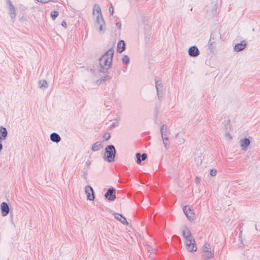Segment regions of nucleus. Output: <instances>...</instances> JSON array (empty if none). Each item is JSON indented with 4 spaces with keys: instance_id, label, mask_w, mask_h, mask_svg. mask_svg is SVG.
I'll list each match as a JSON object with an SVG mask.
<instances>
[{
    "instance_id": "obj_1",
    "label": "nucleus",
    "mask_w": 260,
    "mask_h": 260,
    "mask_svg": "<svg viewBox=\"0 0 260 260\" xmlns=\"http://www.w3.org/2000/svg\"><path fill=\"white\" fill-rule=\"evenodd\" d=\"M114 52V49L111 48L99 58L100 72L108 73V70L112 65Z\"/></svg>"
},
{
    "instance_id": "obj_2",
    "label": "nucleus",
    "mask_w": 260,
    "mask_h": 260,
    "mask_svg": "<svg viewBox=\"0 0 260 260\" xmlns=\"http://www.w3.org/2000/svg\"><path fill=\"white\" fill-rule=\"evenodd\" d=\"M116 153V150L115 147L113 145H109L105 149L103 157L107 161L112 162L115 160Z\"/></svg>"
},
{
    "instance_id": "obj_3",
    "label": "nucleus",
    "mask_w": 260,
    "mask_h": 260,
    "mask_svg": "<svg viewBox=\"0 0 260 260\" xmlns=\"http://www.w3.org/2000/svg\"><path fill=\"white\" fill-rule=\"evenodd\" d=\"M203 252V257L205 260L210 259L214 257V250L212 249L210 245L206 244L202 248Z\"/></svg>"
},
{
    "instance_id": "obj_4",
    "label": "nucleus",
    "mask_w": 260,
    "mask_h": 260,
    "mask_svg": "<svg viewBox=\"0 0 260 260\" xmlns=\"http://www.w3.org/2000/svg\"><path fill=\"white\" fill-rule=\"evenodd\" d=\"M94 26L97 29H98L100 32L104 33L106 27L103 17H96Z\"/></svg>"
},
{
    "instance_id": "obj_5",
    "label": "nucleus",
    "mask_w": 260,
    "mask_h": 260,
    "mask_svg": "<svg viewBox=\"0 0 260 260\" xmlns=\"http://www.w3.org/2000/svg\"><path fill=\"white\" fill-rule=\"evenodd\" d=\"M183 212L187 218L190 220H193L194 214L189 206H185L183 208Z\"/></svg>"
},
{
    "instance_id": "obj_6",
    "label": "nucleus",
    "mask_w": 260,
    "mask_h": 260,
    "mask_svg": "<svg viewBox=\"0 0 260 260\" xmlns=\"http://www.w3.org/2000/svg\"><path fill=\"white\" fill-rule=\"evenodd\" d=\"M115 190L113 187L109 188L107 191L105 193L104 196L106 199L110 201H113L116 199L115 194Z\"/></svg>"
},
{
    "instance_id": "obj_7",
    "label": "nucleus",
    "mask_w": 260,
    "mask_h": 260,
    "mask_svg": "<svg viewBox=\"0 0 260 260\" xmlns=\"http://www.w3.org/2000/svg\"><path fill=\"white\" fill-rule=\"evenodd\" d=\"M85 192L87 194V199L90 201H93L95 199L94 191L90 185H87L85 188Z\"/></svg>"
},
{
    "instance_id": "obj_8",
    "label": "nucleus",
    "mask_w": 260,
    "mask_h": 260,
    "mask_svg": "<svg viewBox=\"0 0 260 260\" xmlns=\"http://www.w3.org/2000/svg\"><path fill=\"white\" fill-rule=\"evenodd\" d=\"M182 236L185 239V242H190L191 241H192L193 240H194L193 238V237L191 235V232L189 231V230L185 228V230H182Z\"/></svg>"
},
{
    "instance_id": "obj_9",
    "label": "nucleus",
    "mask_w": 260,
    "mask_h": 260,
    "mask_svg": "<svg viewBox=\"0 0 260 260\" xmlns=\"http://www.w3.org/2000/svg\"><path fill=\"white\" fill-rule=\"evenodd\" d=\"M188 53L190 56L195 57L200 54V51L197 46H192L189 48Z\"/></svg>"
},
{
    "instance_id": "obj_10",
    "label": "nucleus",
    "mask_w": 260,
    "mask_h": 260,
    "mask_svg": "<svg viewBox=\"0 0 260 260\" xmlns=\"http://www.w3.org/2000/svg\"><path fill=\"white\" fill-rule=\"evenodd\" d=\"M2 215L3 216H7L10 211V208L8 204L6 202H3L1 205Z\"/></svg>"
},
{
    "instance_id": "obj_11",
    "label": "nucleus",
    "mask_w": 260,
    "mask_h": 260,
    "mask_svg": "<svg viewBox=\"0 0 260 260\" xmlns=\"http://www.w3.org/2000/svg\"><path fill=\"white\" fill-rule=\"evenodd\" d=\"M240 146L242 150L246 151L248 147L250 144V141L248 138H244L240 140Z\"/></svg>"
},
{
    "instance_id": "obj_12",
    "label": "nucleus",
    "mask_w": 260,
    "mask_h": 260,
    "mask_svg": "<svg viewBox=\"0 0 260 260\" xmlns=\"http://www.w3.org/2000/svg\"><path fill=\"white\" fill-rule=\"evenodd\" d=\"M186 246L187 248V249L190 251H196L197 248L196 245V242L194 240H193L192 241H191L190 242H185Z\"/></svg>"
},
{
    "instance_id": "obj_13",
    "label": "nucleus",
    "mask_w": 260,
    "mask_h": 260,
    "mask_svg": "<svg viewBox=\"0 0 260 260\" xmlns=\"http://www.w3.org/2000/svg\"><path fill=\"white\" fill-rule=\"evenodd\" d=\"M155 83L157 93H158V92H161L163 88V84L161 79H157V77H155Z\"/></svg>"
},
{
    "instance_id": "obj_14",
    "label": "nucleus",
    "mask_w": 260,
    "mask_h": 260,
    "mask_svg": "<svg viewBox=\"0 0 260 260\" xmlns=\"http://www.w3.org/2000/svg\"><path fill=\"white\" fill-rule=\"evenodd\" d=\"M246 44L245 41H241L240 43L236 44L234 46V50L237 52L243 50L246 47Z\"/></svg>"
},
{
    "instance_id": "obj_15",
    "label": "nucleus",
    "mask_w": 260,
    "mask_h": 260,
    "mask_svg": "<svg viewBox=\"0 0 260 260\" xmlns=\"http://www.w3.org/2000/svg\"><path fill=\"white\" fill-rule=\"evenodd\" d=\"M160 131L162 138L165 137H168L170 132L168 131L167 126L165 124L161 125L160 127Z\"/></svg>"
},
{
    "instance_id": "obj_16",
    "label": "nucleus",
    "mask_w": 260,
    "mask_h": 260,
    "mask_svg": "<svg viewBox=\"0 0 260 260\" xmlns=\"http://www.w3.org/2000/svg\"><path fill=\"white\" fill-rule=\"evenodd\" d=\"M93 15L95 16H102L101 10L100 6L97 4H95L93 7Z\"/></svg>"
},
{
    "instance_id": "obj_17",
    "label": "nucleus",
    "mask_w": 260,
    "mask_h": 260,
    "mask_svg": "<svg viewBox=\"0 0 260 260\" xmlns=\"http://www.w3.org/2000/svg\"><path fill=\"white\" fill-rule=\"evenodd\" d=\"M218 34L216 32H213L211 34L210 38L209 41V47H211L214 45L215 42L214 40L216 39L217 37H218Z\"/></svg>"
},
{
    "instance_id": "obj_18",
    "label": "nucleus",
    "mask_w": 260,
    "mask_h": 260,
    "mask_svg": "<svg viewBox=\"0 0 260 260\" xmlns=\"http://www.w3.org/2000/svg\"><path fill=\"white\" fill-rule=\"evenodd\" d=\"M50 140L53 142L58 143L60 141L61 138L58 134L53 133L50 135Z\"/></svg>"
},
{
    "instance_id": "obj_19",
    "label": "nucleus",
    "mask_w": 260,
    "mask_h": 260,
    "mask_svg": "<svg viewBox=\"0 0 260 260\" xmlns=\"http://www.w3.org/2000/svg\"><path fill=\"white\" fill-rule=\"evenodd\" d=\"M114 217L122 223L128 224V222H127L126 218L122 214L116 213L115 214Z\"/></svg>"
},
{
    "instance_id": "obj_20",
    "label": "nucleus",
    "mask_w": 260,
    "mask_h": 260,
    "mask_svg": "<svg viewBox=\"0 0 260 260\" xmlns=\"http://www.w3.org/2000/svg\"><path fill=\"white\" fill-rule=\"evenodd\" d=\"M125 49V44L123 40H120L118 42L117 45V50L119 53H121Z\"/></svg>"
},
{
    "instance_id": "obj_21",
    "label": "nucleus",
    "mask_w": 260,
    "mask_h": 260,
    "mask_svg": "<svg viewBox=\"0 0 260 260\" xmlns=\"http://www.w3.org/2000/svg\"><path fill=\"white\" fill-rule=\"evenodd\" d=\"M102 147V143L98 141L95 143L92 146L91 149L93 151H96L100 150Z\"/></svg>"
},
{
    "instance_id": "obj_22",
    "label": "nucleus",
    "mask_w": 260,
    "mask_h": 260,
    "mask_svg": "<svg viewBox=\"0 0 260 260\" xmlns=\"http://www.w3.org/2000/svg\"><path fill=\"white\" fill-rule=\"evenodd\" d=\"M0 133L1 134V137H2L4 140H5L8 135V132L7 129L2 126H0Z\"/></svg>"
},
{
    "instance_id": "obj_23",
    "label": "nucleus",
    "mask_w": 260,
    "mask_h": 260,
    "mask_svg": "<svg viewBox=\"0 0 260 260\" xmlns=\"http://www.w3.org/2000/svg\"><path fill=\"white\" fill-rule=\"evenodd\" d=\"M176 139L178 140L177 143L178 144H183L185 142V139L181 137V136L179 134L177 133L175 135Z\"/></svg>"
},
{
    "instance_id": "obj_24",
    "label": "nucleus",
    "mask_w": 260,
    "mask_h": 260,
    "mask_svg": "<svg viewBox=\"0 0 260 260\" xmlns=\"http://www.w3.org/2000/svg\"><path fill=\"white\" fill-rule=\"evenodd\" d=\"M111 78V77L108 75L106 74L104 77H103L101 79L97 81V83L98 84H100L103 82H105L107 80H109Z\"/></svg>"
},
{
    "instance_id": "obj_25",
    "label": "nucleus",
    "mask_w": 260,
    "mask_h": 260,
    "mask_svg": "<svg viewBox=\"0 0 260 260\" xmlns=\"http://www.w3.org/2000/svg\"><path fill=\"white\" fill-rule=\"evenodd\" d=\"M39 86L40 88H46L48 86V83L45 80H40L39 81Z\"/></svg>"
},
{
    "instance_id": "obj_26",
    "label": "nucleus",
    "mask_w": 260,
    "mask_h": 260,
    "mask_svg": "<svg viewBox=\"0 0 260 260\" xmlns=\"http://www.w3.org/2000/svg\"><path fill=\"white\" fill-rule=\"evenodd\" d=\"M163 144L164 145V146L166 148V149H168L169 148V146L170 145V142L168 139V137H165L164 138H162Z\"/></svg>"
},
{
    "instance_id": "obj_27",
    "label": "nucleus",
    "mask_w": 260,
    "mask_h": 260,
    "mask_svg": "<svg viewBox=\"0 0 260 260\" xmlns=\"http://www.w3.org/2000/svg\"><path fill=\"white\" fill-rule=\"evenodd\" d=\"M122 63L127 64L129 62V59L127 55H124L122 58Z\"/></svg>"
},
{
    "instance_id": "obj_28",
    "label": "nucleus",
    "mask_w": 260,
    "mask_h": 260,
    "mask_svg": "<svg viewBox=\"0 0 260 260\" xmlns=\"http://www.w3.org/2000/svg\"><path fill=\"white\" fill-rule=\"evenodd\" d=\"M136 156L137 157V162L138 164H140L141 163L142 160L141 157V153H137L136 154Z\"/></svg>"
},
{
    "instance_id": "obj_29",
    "label": "nucleus",
    "mask_w": 260,
    "mask_h": 260,
    "mask_svg": "<svg viewBox=\"0 0 260 260\" xmlns=\"http://www.w3.org/2000/svg\"><path fill=\"white\" fill-rule=\"evenodd\" d=\"M110 137H111L110 134L109 133H106L104 135L103 139L105 141H107L110 139Z\"/></svg>"
},
{
    "instance_id": "obj_30",
    "label": "nucleus",
    "mask_w": 260,
    "mask_h": 260,
    "mask_svg": "<svg viewBox=\"0 0 260 260\" xmlns=\"http://www.w3.org/2000/svg\"><path fill=\"white\" fill-rule=\"evenodd\" d=\"M9 8H10V10L11 12V13L12 14H14L15 8H14V6L10 2L9 3Z\"/></svg>"
},
{
    "instance_id": "obj_31",
    "label": "nucleus",
    "mask_w": 260,
    "mask_h": 260,
    "mask_svg": "<svg viewBox=\"0 0 260 260\" xmlns=\"http://www.w3.org/2000/svg\"><path fill=\"white\" fill-rule=\"evenodd\" d=\"M216 173H217L216 170L213 169L210 170V174L212 176H215L216 175Z\"/></svg>"
},
{
    "instance_id": "obj_32",
    "label": "nucleus",
    "mask_w": 260,
    "mask_h": 260,
    "mask_svg": "<svg viewBox=\"0 0 260 260\" xmlns=\"http://www.w3.org/2000/svg\"><path fill=\"white\" fill-rule=\"evenodd\" d=\"M158 113H159L158 108V107H156L155 108V111H154V115H155V119H157V116L158 115Z\"/></svg>"
},
{
    "instance_id": "obj_33",
    "label": "nucleus",
    "mask_w": 260,
    "mask_h": 260,
    "mask_svg": "<svg viewBox=\"0 0 260 260\" xmlns=\"http://www.w3.org/2000/svg\"><path fill=\"white\" fill-rule=\"evenodd\" d=\"M58 12L56 11H53L50 13V16H58Z\"/></svg>"
},
{
    "instance_id": "obj_34",
    "label": "nucleus",
    "mask_w": 260,
    "mask_h": 260,
    "mask_svg": "<svg viewBox=\"0 0 260 260\" xmlns=\"http://www.w3.org/2000/svg\"><path fill=\"white\" fill-rule=\"evenodd\" d=\"M109 13H110V14L111 15H113V14L114 8H113L112 4L110 5V6L109 9Z\"/></svg>"
},
{
    "instance_id": "obj_35",
    "label": "nucleus",
    "mask_w": 260,
    "mask_h": 260,
    "mask_svg": "<svg viewBox=\"0 0 260 260\" xmlns=\"http://www.w3.org/2000/svg\"><path fill=\"white\" fill-rule=\"evenodd\" d=\"M141 157L142 161L144 160L147 158V155L146 153H143L142 154H141Z\"/></svg>"
},
{
    "instance_id": "obj_36",
    "label": "nucleus",
    "mask_w": 260,
    "mask_h": 260,
    "mask_svg": "<svg viewBox=\"0 0 260 260\" xmlns=\"http://www.w3.org/2000/svg\"><path fill=\"white\" fill-rule=\"evenodd\" d=\"M116 26L117 27V28L120 30L121 28V23L120 22H117L115 23Z\"/></svg>"
},
{
    "instance_id": "obj_37",
    "label": "nucleus",
    "mask_w": 260,
    "mask_h": 260,
    "mask_svg": "<svg viewBox=\"0 0 260 260\" xmlns=\"http://www.w3.org/2000/svg\"><path fill=\"white\" fill-rule=\"evenodd\" d=\"M225 137L230 140H231L232 139L231 135L229 132L226 133Z\"/></svg>"
},
{
    "instance_id": "obj_38",
    "label": "nucleus",
    "mask_w": 260,
    "mask_h": 260,
    "mask_svg": "<svg viewBox=\"0 0 260 260\" xmlns=\"http://www.w3.org/2000/svg\"><path fill=\"white\" fill-rule=\"evenodd\" d=\"M61 25L64 28H66L67 27V23H66V22L65 21H63L62 22H61Z\"/></svg>"
},
{
    "instance_id": "obj_39",
    "label": "nucleus",
    "mask_w": 260,
    "mask_h": 260,
    "mask_svg": "<svg viewBox=\"0 0 260 260\" xmlns=\"http://www.w3.org/2000/svg\"><path fill=\"white\" fill-rule=\"evenodd\" d=\"M200 180H200V178H199L198 177H196V179H195V181H196V183L197 184L199 183H200Z\"/></svg>"
},
{
    "instance_id": "obj_40",
    "label": "nucleus",
    "mask_w": 260,
    "mask_h": 260,
    "mask_svg": "<svg viewBox=\"0 0 260 260\" xmlns=\"http://www.w3.org/2000/svg\"><path fill=\"white\" fill-rule=\"evenodd\" d=\"M91 165V161L89 160H88L85 164V165L86 167H89Z\"/></svg>"
},
{
    "instance_id": "obj_41",
    "label": "nucleus",
    "mask_w": 260,
    "mask_h": 260,
    "mask_svg": "<svg viewBox=\"0 0 260 260\" xmlns=\"http://www.w3.org/2000/svg\"><path fill=\"white\" fill-rule=\"evenodd\" d=\"M38 1H40V2L42 3H45L49 1H50L51 0H37Z\"/></svg>"
},
{
    "instance_id": "obj_42",
    "label": "nucleus",
    "mask_w": 260,
    "mask_h": 260,
    "mask_svg": "<svg viewBox=\"0 0 260 260\" xmlns=\"http://www.w3.org/2000/svg\"><path fill=\"white\" fill-rule=\"evenodd\" d=\"M157 96H158V99L159 100H161V99H162V96L160 94L159 92H158V93H157Z\"/></svg>"
},
{
    "instance_id": "obj_43",
    "label": "nucleus",
    "mask_w": 260,
    "mask_h": 260,
    "mask_svg": "<svg viewBox=\"0 0 260 260\" xmlns=\"http://www.w3.org/2000/svg\"><path fill=\"white\" fill-rule=\"evenodd\" d=\"M116 125H117V123H115V122H114V123H113L111 125L110 127H111V128H112V127H115V126H116Z\"/></svg>"
},
{
    "instance_id": "obj_44",
    "label": "nucleus",
    "mask_w": 260,
    "mask_h": 260,
    "mask_svg": "<svg viewBox=\"0 0 260 260\" xmlns=\"http://www.w3.org/2000/svg\"><path fill=\"white\" fill-rule=\"evenodd\" d=\"M87 171L84 174L83 177L86 179L87 178Z\"/></svg>"
},
{
    "instance_id": "obj_45",
    "label": "nucleus",
    "mask_w": 260,
    "mask_h": 260,
    "mask_svg": "<svg viewBox=\"0 0 260 260\" xmlns=\"http://www.w3.org/2000/svg\"><path fill=\"white\" fill-rule=\"evenodd\" d=\"M2 149H3L2 144H0V152L2 150Z\"/></svg>"
},
{
    "instance_id": "obj_46",
    "label": "nucleus",
    "mask_w": 260,
    "mask_h": 260,
    "mask_svg": "<svg viewBox=\"0 0 260 260\" xmlns=\"http://www.w3.org/2000/svg\"><path fill=\"white\" fill-rule=\"evenodd\" d=\"M255 229L256 230V231H258V229L257 228V225L255 224Z\"/></svg>"
},
{
    "instance_id": "obj_47",
    "label": "nucleus",
    "mask_w": 260,
    "mask_h": 260,
    "mask_svg": "<svg viewBox=\"0 0 260 260\" xmlns=\"http://www.w3.org/2000/svg\"><path fill=\"white\" fill-rule=\"evenodd\" d=\"M56 18V17H52V20H54L55 19V18Z\"/></svg>"
}]
</instances>
